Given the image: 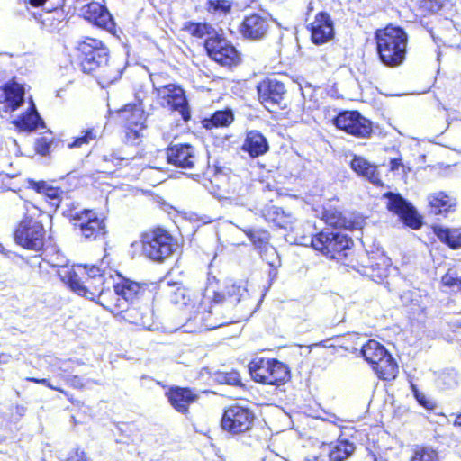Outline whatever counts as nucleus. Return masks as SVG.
Returning a JSON list of instances; mask_svg holds the SVG:
<instances>
[{
  "label": "nucleus",
  "mask_w": 461,
  "mask_h": 461,
  "mask_svg": "<svg viewBox=\"0 0 461 461\" xmlns=\"http://www.w3.org/2000/svg\"><path fill=\"white\" fill-rule=\"evenodd\" d=\"M411 303L413 306H417L421 312H424L427 308L428 295L421 294L420 291H413L410 293Z\"/></svg>",
  "instance_id": "obj_42"
},
{
  "label": "nucleus",
  "mask_w": 461,
  "mask_h": 461,
  "mask_svg": "<svg viewBox=\"0 0 461 461\" xmlns=\"http://www.w3.org/2000/svg\"><path fill=\"white\" fill-rule=\"evenodd\" d=\"M322 220L327 224L339 229H359L363 221L362 220L351 221L335 209H326L322 213Z\"/></svg>",
  "instance_id": "obj_26"
},
{
  "label": "nucleus",
  "mask_w": 461,
  "mask_h": 461,
  "mask_svg": "<svg viewBox=\"0 0 461 461\" xmlns=\"http://www.w3.org/2000/svg\"><path fill=\"white\" fill-rule=\"evenodd\" d=\"M30 186L34 189L38 194H44L50 199H56L59 194L58 188L49 185L45 182L29 181Z\"/></svg>",
  "instance_id": "obj_39"
},
{
  "label": "nucleus",
  "mask_w": 461,
  "mask_h": 461,
  "mask_svg": "<svg viewBox=\"0 0 461 461\" xmlns=\"http://www.w3.org/2000/svg\"><path fill=\"white\" fill-rule=\"evenodd\" d=\"M76 229L86 240H95L105 234V223L96 212L92 210H84L77 212L72 218Z\"/></svg>",
  "instance_id": "obj_11"
},
{
  "label": "nucleus",
  "mask_w": 461,
  "mask_h": 461,
  "mask_svg": "<svg viewBox=\"0 0 461 461\" xmlns=\"http://www.w3.org/2000/svg\"><path fill=\"white\" fill-rule=\"evenodd\" d=\"M401 165L402 164L400 159H392L390 162L391 170H397Z\"/></svg>",
  "instance_id": "obj_54"
},
{
  "label": "nucleus",
  "mask_w": 461,
  "mask_h": 461,
  "mask_svg": "<svg viewBox=\"0 0 461 461\" xmlns=\"http://www.w3.org/2000/svg\"><path fill=\"white\" fill-rule=\"evenodd\" d=\"M362 355L365 359L371 365L374 366L377 361L381 360L388 352L385 348L379 342L374 339H370L362 347Z\"/></svg>",
  "instance_id": "obj_32"
},
{
  "label": "nucleus",
  "mask_w": 461,
  "mask_h": 461,
  "mask_svg": "<svg viewBox=\"0 0 461 461\" xmlns=\"http://www.w3.org/2000/svg\"><path fill=\"white\" fill-rule=\"evenodd\" d=\"M334 36L333 23L328 14L319 13L311 23V37L315 44H323Z\"/></svg>",
  "instance_id": "obj_19"
},
{
  "label": "nucleus",
  "mask_w": 461,
  "mask_h": 461,
  "mask_svg": "<svg viewBox=\"0 0 461 461\" xmlns=\"http://www.w3.org/2000/svg\"><path fill=\"white\" fill-rule=\"evenodd\" d=\"M334 124L338 129L357 137H367L372 131L371 122L355 111L340 113L334 119Z\"/></svg>",
  "instance_id": "obj_12"
},
{
  "label": "nucleus",
  "mask_w": 461,
  "mask_h": 461,
  "mask_svg": "<svg viewBox=\"0 0 461 461\" xmlns=\"http://www.w3.org/2000/svg\"><path fill=\"white\" fill-rule=\"evenodd\" d=\"M59 276L72 291L90 300L99 299L105 309L122 311L128 302H132L141 293L138 283L122 280L114 283L112 276L95 266L76 265L62 267Z\"/></svg>",
  "instance_id": "obj_1"
},
{
  "label": "nucleus",
  "mask_w": 461,
  "mask_h": 461,
  "mask_svg": "<svg viewBox=\"0 0 461 461\" xmlns=\"http://www.w3.org/2000/svg\"><path fill=\"white\" fill-rule=\"evenodd\" d=\"M433 233L440 241L446 243L452 249L461 247V232L457 229H448L440 225L432 227Z\"/></svg>",
  "instance_id": "obj_31"
},
{
  "label": "nucleus",
  "mask_w": 461,
  "mask_h": 461,
  "mask_svg": "<svg viewBox=\"0 0 461 461\" xmlns=\"http://www.w3.org/2000/svg\"><path fill=\"white\" fill-rule=\"evenodd\" d=\"M377 53L381 62L390 68L402 65L405 59L408 36L400 27L386 26L375 33Z\"/></svg>",
  "instance_id": "obj_4"
},
{
  "label": "nucleus",
  "mask_w": 461,
  "mask_h": 461,
  "mask_svg": "<svg viewBox=\"0 0 461 461\" xmlns=\"http://www.w3.org/2000/svg\"><path fill=\"white\" fill-rule=\"evenodd\" d=\"M444 286L448 287L453 292L461 291V279L454 270H448L441 278Z\"/></svg>",
  "instance_id": "obj_40"
},
{
  "label": "nucleus",
  "mask_w": 461,
  "mask_h": 461,
  "mask_svg": "<svg viewBox=\"0 0 461 461\" xmlns=\"http://www.w3.org/2000/svg\"><path fill=\"white\" fill-rule=\"evenodd\" d=\"M351 168L359 176L367 178L370 182L379 185L381 180L377 168L362 157L355 156L351 161Z\"/></svg>",
  "instance_id": "obj_27"
},
{
  "label": "nucleus",
  "mask_w": 461,
  "mask_h": 461,
  "mask_svg": "<svg viewBox=\"0 0 461 461\" xmlns=\"http://www.w3.org/2000/svg\"><path fill=\"white\" fill-rule=\"evenodd\" d=\"M387 198V208L389 211L399 215L406 225L418 230L421 226L420 219L414 208L399 194L389 193Z\"/></svg>",
  "instance_id": "obj_15"
},
{
  "label": "nucleus",
  "mask_w": 461,
  "mask_h": 461,
  "mask_svg": "<svg viewBox=\"0 0 461 461\" xmlns=\"http://www.w3.org/2000/svg\"><path fill=\"white\" fill-rule=\"evenodd\" d=\"M47 0H30V4L32 6H41Z\"/></svg>",
  "instance_id": "obj_56"
},
{
  "label": "nucleus",
  "mask_w": 461,
  "mask_h": 461,
  "mask_svg": "<svg viewBox=\"0 0 461 461\" xmlns=\"http://www.w3.org/2000/svg\"><path fill=\"white\" fill-rule=\"evenodd\" d=\"M420 8L424 13H440L443 15H451L455 12V5L451 0H420Z\"/></svg>",
  "instance_id": "obj_30"
},
{
  "label": "nucleus",
  "mask_w": 461,
  "mask_h": 461,
  "mask_svg": "<svg viewBox=\"0 0 461 461\" xmlns=\"http://www.w3.org/2000/svg\"><path fill=\"white\" fill-rule=\"evenodd\" d=\"M258 93L261 104L273 111L276 106H281L286 90L283 83L267 78L258 84Z\"/></svg>",
  "instance_id": "obj_14"
},
{
  "label": "nucleus",
  "mask_w": 461,
  "mask_h": 461,
  "mask_svg": "<svg viewBox=\"0 0 461 461\" xmlns=\"http://www.w3.org/2000/svg\"><path fill=\"white\" fill-rule=\"evenodd\" d=\"M269 29L267 17L254 14L246 16L240 25V33L246 39L258 41L264 38Z\"/></svg>",
  "instance_id": "obj_18"
},
{
  "label": "nucleus",
  "mask_w": 461,
  "mask_h": 461,
  "mask_svg": "<svg viewBox=\"0 0 461 461\" xmlns=\"http://www.w3.org/2000/svg\"><path fill=\"white\" fill-rule=\"evenodd\" d=\"M76 362L77 364H80L78 360L72 361V360H64L60 361L59 366L58 367L57 373H55V376L59 377L62 380V375H70L69 373L72 371V364Z\"/></svg>",
  "instance_id": "obj_44"
},
{
  "label": "nucleus",
  "mask_w": 461,
  "mask_h": 461,
  "mask_svg": "<svg viewBox=\"0 0 461 461\" xmlns=\"http://www.w3.org/2000/svg\"><path fill=\"white\" fill-rule=\"evenodd\" d=\"M269 149L265 136L258 131H250L247 133L241 149L251 158L264 155Z\"/></svg>",
  "instance_id": "obj_23"
},
{
  "label": "nucleus",
  "mask_w": 461,
  "mask_h": 461,
  "mask_svg": "<svg viewBox=\"0 0 461 461\" xmlns=\"http://www.w3.org/2000/svg\"><path fill=\"white\" fill-rule=\"evenodd\" d=\"M24 210L23 219L14 229V240L23 249L40 251L45 242L43 220L50 215L31 202L24 203Z\"/></svg>",
  "instance_id": "obj_2"
},
{
  "label": "nucleus",
  "mask_w": 461,
  "mask_h": 461,
  "mask_svg": "<svg viewBox=\"0 0 461 461\" xmlns=\"http://www.w3.org/2000/svg\"><path fill=\"white\" fill-rule=\"evenodd\" d=\"M166 396L171 406L180 413H187L189 406L197 399V394L189 388L171 387Z\"/></svg>",
  "instance_id": "obj_21"
},
{
  "label": "nucleus",
  "mask_w": 461,
  "mask_h": 461,
  "mask_svg": "<svg viewBox=\"0 0 461 461\" xmlns=\"http://www.w3.org/2000/svg\"><path fill=\"white\" fill-rule=\"evenodd\" d=\"M81 55V67L84 72L92 73L103 69L100 84L109 85L121 77V70L108 65V50L97 39L86 37L77 46Z\"/></svg>",
  "instance_id": "obj_3"
},
{
  "label": "nucleus",
  "mask_w": 461,
  "mask_h": 461,
  "mask_svg": "<svg viewBox=\"0 0 461 461\" xmlns=\"http://www.w3.org/2000/svg\"><path fill=\"white\" fill-rule=\"evenodd\" d=\"M245 233L254 244L260 245L267 240V232L258 233L252 230H246Z\"/></svg>",
  "instance_id": "obj_45"
},
{
  "label": "nucleus",
  "mask_w": 461,
  "mask_h": 461,
  "mask_svg": "<svg viewBox=\"0 0 461 461\" xmlns=\"http://www.w3.org/2000/svg\"><path fill=\"white\" fill-rule=\"evenodd\" d=\"M127 319L131 323H134L138 326L150 329L151 326V311L149 307H144L142 309L131 308L127 309Z\"/></svg>",
  "instance_id": "obj_34"
},
{
  "label": "nucleus",
  "mask_w": 461,
  "mask_h": 461,
  "mask_svg": "<svg viewBox=\"0 0 461 461\" xmlns=\"http://www.w3.org/2000/svg\"><path fill=\"white\" fill-rule=\"evenodd\" d=\"M411 461H439L438 453L429 447H420L414 451Z\"/></svg>",
  "instance_id": "obj_41"
},
{
  "label": "nucleus",
  "mask_w": 461,
  "mask_h": 461,
  "mask_svg": "<svg viewBox=\"0 0 461 461\" xmlns=\"http://www.w3.org/2000/svg\"><path fill=\"white\" fill-rule=\"evenodd\" d=\"M205 49L213 60L224 67L236 66L241 60L237 49L229 41L217 35H212L205 41Z\"/></svg>",
  "instance_id": "obj_9"
},
{
  "label": "nucleus",
  "mask_w": 461,
  "mask_h": 461,
  "mask_svg": "<svg viewBox=\"0 0 461 461\" xmlns=\"http://www.w3.org/2000/svg\"><path fill=\"white\" fill-rule=\"evenodd\" d=\"M62 380L74 388H82L84 385L82 379L77 375H62Z\"/></svg>",
  "instance_id": "obj_48"
},
{
  "label": "nucleus",
  "mask_w": 461,
  "mask_h": 461,
  "mask_svg": "<svg viewBox=\"0 0 461 461\" xmlns=\"http://www.w3.org/2000/svg\"><path fill=\"white\" fill-rule=\"evenodd\" d=\"M355 450V446L348 440H338L330 453V457L333 461H343L347 459Z\"/></svg>",
  "instance_id": "obj_37"
},
{
  "label": "nucleus",
  "mask_w": 461,
  "mask_h": 461,
  "mask_svg": "<svg viewBox=\"0 0 461 461\" xmlns=\"http://www.w3.org/2000/svg\"><path fill=\"white\" fill-rule=\"evenodd\" d=\"M11 360V355L5 352H0V365H6Z\"/></svg>",
  "instance_id": "obj_52"
},
{
  "label": "nucleus",
  "mask_w": 461,
  "mask_h": 461,
  "mask_svg": "<svg viewBox=\"0 0 461 461\" xmlns=\"http://www.w3.org/2000/svg\"><path fill=\"white\" fill-rule=\"evenodd\" d=\"M14 123L20 131H32L40 127H43V122L36 111L32 98L29 100L27 112L15 120Z\"/></svg>",
  "instance_id": "obj_25"
},
{
  "label": "nucleus",
  "mask_w": 461,
  "mask_h": 461,
  "mask_svg": "<svg viewBox=\"0 0 461 461\" xmlns=\"http://www.w3.org/2000/svg\"><path fill=\"white\" fill-rule=\"evenodd\" d=\"M50 148V142L46 138L39 139L35 143V150L40 155L48 154Z\"/></svg>",
  "instance_id": "obj_46"
},
{
  "label": "nucleus",
  "mask_w": 461,
  "mask_h": 461,
  "mask_svg": "<svg viewBox=\"0 0 461 461\" xmlns=\"http://www.w3.org/2000/svg\"><path fill=\"white\" fill-rule=\"evenodd\" d=\"M234 120V116L230 110L217 111L211 119L203 120V126L207 129L212 127H224L230 125Z\"/></svg>",
  "instance_id": "obj_35"
},
{
  "label": "nucleus",
  "mask_w": 461,
  "mask_h": 461,
  "mask_svg": "<svg viewBox=\"0 0 461 461\" xmlns=\"http://www.w3.org/2000/svg\"><path fill=\"white\" fill-rule=\"evenodd\" d=\"M183 29L190 35L196 38L210 36L214 32L213 27L207 23H193L187 22L184 24Z\"/></svg>",
  "instance_id": "obj_38"
},
{
  "label": "nucleus",
  "mask_w": 461,
  "mask_h": 461,
  "mask_svg": "<svg viewBox=\"0 0 461 461\" xmlns=\"http://www.w3.org/2000/svg\"><path fill=\"white\" fill-rule=\"evenodd\" d=\"M254 420L255 414L249 408L234 404L224 411L221 425L224 431L231 435H240L249 431Z\"/></svg>",
  "instance_id": "obj_7"
},
{
  "label": "nucleus",
  "mask_w": 461,
  "mask_h": 461,
  "mask_svg": "<svg viewBox=\"0 0 461 461\" xmlns=\"http://www.w3.org/2000/svg\"><path fill=\"white\" fill-rule=\"evenodd\" d=\"M455 424L457 426H461V413L458 416H456L455 420Z\"/></svg>",
  "instance_id": "obj_57"
},
{
  "label": "nucleus",
  "mask_w": 461,
  "mask_h": 461,
  "mask_svg": "<svg viewBox=\"0 0 461 461\" xmlns=\"http://www.w3.org/2000/svg\"><path fill=\"white\" fill-rule=\"evenodd\" d=\"M249 370L255 382L264 384L279 385L289 377L288 367L275 358L255 357L249 362Z\"/></svg>",
  "instance_id": "obj_5"
},
{
  "label": "nucleus",
  "mask_w": 461,
  "mask_h": 461,
  "mask_svg": "<svg viewBox=\"0 0 461 461\" xmlns=\"http://www.w3.org/2000/svg\"><path fill=\"white\" fill-rule=\"evenodd\" d=\"M429 203L435 214L447 212L456 204L455 200L443 192L431 194L429 197Z\"/></svg>",
  "instance_id": "obj_33"
},
{
  "label": "nucleus",
  "mask_w": 461,
  "mask_h": 461,
  "mask_svg": "<svg viewBox=\"0 0 461 461\" xmlns=\"http://www.w3.org/2000/svg\"><path fill=\"white\" fill-rule=\"evenodd\" d=\"M412 392L418 402L428 410H433L436 406L435 402L428 398L423 393L420 392L414 385H412Z\"/></svg>",
  "instance_id": "obj_43"
},
{
  "label": "nucleus",
  "mask_w": 461,
  "mask_h": 461,
  "mask_svg": "<svg viewBox=\"0 0 461 461\" xmlns=\"http://www.w3.org/2000/svg\"><path fill=\"white\" fill-rule=\"evenodd\" d=\"M102 136V130L100 127H91L82 131V136L76 138L73 141L68 143V149L81 148L84 145H88Z\"/></svg>",
  "instance_id": "obj_36"
},
{
  "label": "nucleus",
  "mask_w": 461,
  "mask_h": 461,
  "mask_svg": "<svg viewBox=\"0 0 461 461\" xmlns=\"http://www.w3.org/2000/svg\"><path fill=\"white\" fill-rule=\"evenodd\" d=\"M210 5L213 7L214 10H221L223 12L228 11L230 6L227 0L210 1Z\"/></svg>",
  "instance_id": "obj_50"
},
{
  "label": "nucleus",
  "mask_w": 461,
  "mask_h": 461,
  "mask_svg": "<svg viewBox=\"0 0 461 461\" xmlns=\"http://www.w3.org/2000/svg\"><path fill=\"white\" fill-rule=\"evenodd\" d=\"M141 242L144 255L158 262L170 257L176 249L173 237L161 228L145 232L141 237Z\"/></svg>",
  "instance_id": "obj_6"
},
{
  "label": "nucleus",
  "mask_w": 461,
  "mask_h": 461,
  "mask_svg": "<svg viewBox=\"0 0 461 461\" xmlns=\"http://www.w3.org/2000/svg\"><path fill=\"white\" fill-rule=\"evenodd\" d=\"M371 276L372 278L376 281V282H380L383 280L384 276H385V271L384 270L383 273H379L378 275H374V274H371Z\"/></svg>",
  "instance_id": "obj_55"
},
{
  "label": "nucleus",
  "mask_w": 461,
  "mask_h": 461,
  "mask_svg": "<svg viewBox=\"0 0 461 461\" xmlns=\"http://www.w3.org/2000/svg\"><path fill=\"white\" fill-rule=\"evenodd\" d=\"M372 367L380 379L390 381L397 376L398 366L388 353Z\"/></svg>",
  "instance_id": "obj_28"
},
{
  "label": "nucleus",
  "mask_w": 461,
  "mask_h": 461,
  "mask_svg": "<svg viewBox=\"0 0 461 461\" xmlns=\"http://www.w3.org/2000/svg\"><path fill=\"white\" fill-rule=\"evenodd\" d=\"M177 295L183 298V304L191 308L194 321L206 328H213L216 324L207 323V316L212 313V307L207 309L209 302H203L201 294H194L190 291L178 290Z\"/></svg>",
  "instance_id": "obj_16"
},
{
  "label": "nucleus",
  "mask_w": 461,
  "mask_h": 461,
  "mask_svg": "<svg viewBox=\"0 0 461 461\" xmlns=\"http://www.w3.org/2000/svg\"><path fill=\"white\" fill-rule=\"evenodd\" d=\"M62 14L58 11V10H55L52 14H49L48 16L44 19V23L46 21H49L50 20V18H54V19H59L61 17Z\"/></svg>",
  "instance_id": "obj_53"
},
{
  "label": "nucleus",
  "mask_w": 461,
  "mask_h": 461,
  "mask_svg": "<svg viewBox=\"0 0 461 461\" xmlns=\"http://www.w3.org/2000/svg\"><path fill=\"white\" fill-rule=\"evenodd\" d=\"M312 247L330 258L341 260L347 256L346 250L350 249L352 240L339 232H321L311 240Z\"/></svg>",
  "instance_id": "obj_8"
},
{
  "label": "nucleus",
  "mask_w": 461,
  "mask_h": 461,
  "mask_svg": "<svg viewBox=\"0 0 461 461\" xmlns=\"http://www.w3.org/2000/svg\"><path fill=\"white\" fill-rule=\"evenodd\" d=\"M158 97L163 106L172 110L178 111L184 121H188L190 112L187 105L186 97L180 86L168 84L156 88Z\"/></svg>",
  "instance_id": "obj_10"
},
{
  "label": "nucleus",
  "mask_w": 461,
  "mask_h": 461,
  "mask_svg": "<svg viewBox=\"0 0 461 461\" xmlns=\"http://www.w3.org/2000/svg\"><path fill=\"white\" fill-rule=\"evenodd\" d=\"M25 86L14 80L5 83L0 94L1 116L15 112L25 103Z\"/></svg>",
  "instance_id": "obj_13"
},
{
  "label": "nucleus",
  "mask_w": 461,
  "mask_h": 461,
  "mask_svg": "<svg viewBox=\"0 0 461 461\" xmlns=\"http://www.w3.org/2000/svg\"><path fill=\"white\" fill-rule=\"evenodd\" d=\"M68 461H92L88 456L87 454L80 449L76 448L68 458Z\"/></svg>",
  "instance_id": "obj_47"
},
{
  "label": "nucleus",
  "mask_w": 461,
  "mask_h": 461,
  "mask_svg": "<svg viewBox=\"0 0 461 461\" xmlns=\"http://www.w3.org/2000/svg\"><path fill=\"white\" fill-rule=\"evenodd\" d=\"M227 381L230 384H238L240 382V375L236 372H232L228 375Z\"/></svg>",
  "instance_id": "obj_51"
},
{
  "label": "nucleus",
  "mask_w": 461,
  "mask_h": 461,
  "mask_svg": "<svg viewBox=\"0 0 461 461\" xmlns=\"http://www.w3.org/2000/svg\"><path fill=\"white\" fill-rule=\"evenodd\" d=\"M82 14L88 22L108 31L112 30L114 26L110 13L99 3L92 2L83 6Z\"/></svg>",
  "instance_id": "obj_20"
},
{
  "label": "nucleus",
  "mask_w": 461,
  "mask_h": 461,
  "mask_svg": "<svg viewBox=\"0 0 461 461\" xmlns=\"http://www.w3.org/2000/svg\"><path fill=\"white\" fill-rule=\"evenodd\" d=\"M121 118L125 121L126 127L134 137L144 128L146 117L140 105H127L120 111Z\"/></svg>",
  "instance_id": "obj_22"
},
{
  "label": "nucleus",
  "mask_w": 461,
  "mask_h": 461,
  "mask_svg": "<svg viewBox=\"0 0 461 461\" xmlns=\"http://www.w3.org/2000/svg\"><path fill=\"white\" fill-rule=\"evenodd\" d=\"M27 380L33 382V383L44 384L48 388L52 389L54 391L65 393L63 391V389H61L59 386L54 385L49 379H46V378L38 379V378H34V377H28Z\"/></svg>",
  "instance_id": "obj_49"
},
{
  "label": "nucleus",
  "mask_w": 461,
  "mask_h": 461,
  "mask_svg": "<svg viewBox=\"0 0 461 461\" xmlns=\"http://www.w3.org/2000/svg\"><path fill=\"white\" fill-rule=\"evenodd\" d=\"M167 161L182 168H194L197 162L195 149L189 144H176L167 150Z\"/></svg>",
  "instance_id": "obj_17"
},
{
  "label": "nucleus",
  "mask_w": 461,
  "mask_h": 461,
  "mask_svg": "<svg viewBox=\"0 0 461 461\" xmlns=\"http://www.w3.org/2000/svg\"><path fill=\"white\" fill-rule=\"evenodd\" d=\"M225 289L227 297L221 293L213 292V302L215 303H225L228 305H234L248 297V291L241 284L231 283L227 285Z\"/></svg>",
  "instance_id": "obj_24"
},
{
  "label": "nucleus",
  "mask_w": 461,
  "mask_h": 461,
  "mask_svg": "<svg viewBox=\"0 0 461 461\" xmlns=\"http://www.w3.org/2000/svg\"><path fill=\"white\" fill-rule=\"evenodd\" d=\"M263 216L267 221L274 222L276 226L283 229L294 230V223L295 219L277 207H269L263 212Z\"/></svg>",
  "instance_id": "obj_29"
}]
</instances>
